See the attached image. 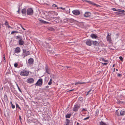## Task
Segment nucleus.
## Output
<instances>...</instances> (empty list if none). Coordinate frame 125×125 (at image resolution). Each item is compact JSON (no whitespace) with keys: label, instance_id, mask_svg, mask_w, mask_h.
I'll list each match as a JSON object with an SVG mask.
<instances>
[{"label":"nucleus","instance_id":"f257e3e1","mask_svg":"<svg viewBox=\"0 0 125 125\" xmlns=\"http://www.w3.org/2000/svg\"><path fill=\"white\" fill-rule=\"evenodd\" d=\"M29 74V71L26 70H23L20 73V75L21 76H27Z\"/></svg>","mask_w":125,"mask_h":125},{"label":"nucleus","instance_id":"f03ea898","mask_svg":"<svg viewBox=\"0 0 125 125\" xmlns=\"http://www.w3.org/2000/svg\"><path fill=\"white\" fill-rule=\"evenodd\" d=\"M43 81L42 79H39L35 84L36 85L38 86H41L42 84Z\"/></svg>","mask_w":125,"mask_h":125},{"label":"nucleus","instance_id":"7ed1b4c3","mask_svg":"<svg viewBox=\"0 0 125 125\" xmlns=\"http://www.w3.org/2000/svg\"><path fill=\"white\" fill-rule=\"evenodd\" d=\"M33 10L32 8H29L27 10V14L28 15H31L33 14Z\"/></svg>","mask_w":125,"mask_h":125},{"label":"nucleus","instance_id":"20e7f679","mask_svg":"<svg viewBox=\"0 0 125 125\" xmlns=\"http://www.w3.org/2000/svg\"><path fill=\"white\" fill-rule=\"evenodd\" d=\"M80 107L79 105L76 104L74 106V107L73 109V111L74 112H76L78 110V109Z\"/></svg>","mask_w":125,"mask_h":125},{"label":"nucleus","instance_id":"39448f33","mask_svg":"<svg viewBox=\"0 0 125 125\" xmlns=\"http://www.w3.org/2000/svg\"><path fill=\"white\" fill-rule=\"evenodd\" d=\"M43 46L46 48L50 49L51 48V46L49 45L48 43H47L46 42H44L43 44Z\"/></svg>","mask_w":125,"mask_h":125},{"label":"nucleus","instance_id":"423d86ee","mask_svg":"<svg viewBox=\"0 0 125 125\" xmlns=\"http://www.w3.org/2000/svg\"><path fill=\"white\" fill-rule=\"evenodd\" d=\"M73 13L75 15H79L80 13V12L78 10H74L72 11Z\"/></svg>","mask_w":125,"mask_h":125},{"label":"nucleus","instance_id":"0eeeda50","mask_svg":"<svg viewBox=\"0 0 125 125\" xmlns=\"http://www.w3.org/2000/svg\"><path fill=\"white\" fill-rule=\"evenodd\" d=\"M84 1L86 2H87L88 3L94 6H96V7H98V6H100L99 5H97L96 4L94 3L93 2L87 0H84Z\"/></svg>","mask_w":125,"mask_h":125},{"label":"nucleus","instance_id":"6e6552de","mask_svg":"<svg viewBox=\"0 0 125 125\" xmlns=\"http://www.w3.org/2000/svg\"><path fill=\"white\" fill-rule=\"evenodd\" d=\"M34 82V79L31 78H28L27 80V82L29 83H33Z\"/></svg>","mask_w":125,"mask_h":125},{"label":"nucleus","instance_id":"1a4fd4ad","mask_svg":"<svg viewBox=\"0 0 125 125\" xmlns=\"http://www.w3.org/2000/svg\"><path fill=\"white\" fill-rule=\"evenodd\" d=\"M107 40L110 43H112V40L110 37V36L109 35V34H108V35L106 37Z\"/></svg>","mask_w":125,"mask_h":125},{"label":"nucleus","instance_id":"9d476101","mask_svg":"<svg viewBox=\"0 0 125 125\" xmlns=\"http://www.w3.org/2000/svg\"><path fill=\"white\" fill-rule=\"evenodd\" d=\"M86 43L88 45L91 46L92 45V41L90 39H88L86 41Z\"/></svg>","mask_w":125,"mask_h":125},{"label":"nucleus","instance_id":"9b49d317","mask_svg":"<svg viewBox=\"0 0 125 125\" xmlns=\"http://www.w3.org/2000/svg\"><path fill=\"white\" fill-rule=\"evenodd\" d=\"M28 63L29 65H32L33 63V59L31 58L29 59L28 61Z\"/></svg>","mask_w":125,"mask_h":125},{"label":"nucleus","instance_id":"f8f14e48","mask_svg":"<svg viewBox=\"0 0 125 125\" xmlns=\"http://www.w3.org/2000/svg\"><path fill=\"white\" fill-rule=\"evenodd\" d=\"M21 52V49L20 47H17L14 50V53H18Z\"/></svg>","mask_w":125,"mask_h":125},{"label":"nucleus","instance_id":"ddd939ff","mask_svg":"<svg viewBox=\"0 0 125 125\" xmlns=\"http://www.w3.org/2000/svg\"><path fill=\"white\" fill-rule=\"evenodd\" d=\"M91 15V13L90 12H85L84 14V16L86 17H87L90 16Z\"/></svg>","mask_w":125,"mask_h":125},{"label":"nucleus","instance_id":"4468645a","mask_svg":"<svg viewBox=\"0 0 125 125\" xmlns=\"http://www.w3.org/2000/svg\"><path fill=\"white\" fill-rule=\"evenodd\" d=\"M93 44L94 45L96 46H98L99 45V43L96 41H93Z\"/></svg>","mask_w":125,"mask_h":125},{"label":"nucleus","instance_id":"2eb2a0df","mask_svg":"<svg viewBox=\"0 0 125 125\" xmlns=\"http://www.w3.org/2000/svg\"><path fill=\"white\" fill-rule=\"evenodd\" d=\"M39 21L40 23L42 24H47L49 23L48 22L46 21H43L42 20H39Z\"/></svg>","mask_w":125,"mask_h":125},{"label":"nucleus","instance_id":"dca6fc26","mask_svg":"<svg viewBox=\"0 0 125 125\" xmlns=\"http://www.w3.org/2000/svg\"><path fill=\"white\" fill-rule=\"evenodd\" d=\"M19 45H23L24 43V42L22 40V39L21 40H19L18 41Z\"/></svg>","mask_w":125,"mask_h":125},{"label":"nucleus","instance_id":"f3484780","mask_svg":"<svg viewBox=\"0 0 125 125\" xmlns=\"http://www.w3.org/2000/svg\"><path fill=\"white\" fill-rule=\"evenodd\" d=\"M21 13L23 14L24 15L26 13V8L23 9L21 10Z\"/></svg>","mask_w":125,"mask_h":125},{"label":"nucleus","instance_id":"a211bd4d","mask_svg":"<svg viewBox=\"0 0 125 125\" xmlns=\"http://www.w3.org/2000/svg\"><path fill=\"white\" fill-rule=\"evenodd\" d=\"M91 37L93 38L96 39L98 37L95 34L92 33L91 35Z\"/></svg>","mask_w":125,"mask_h":125},{"label":"nucleus","instance_id":"6ab92c4d","mask_svg":"<svg viewBox=\"0 0 125 125\" xmlns=\"http://www.w3.org/2000/svg\"><path fill=\"white\" fill-rule=\"evenodd\" d=\"M30 54V52L29 51H27L25 53H24L23 54V56L24 57H25L26 56Z\"/></svg>","mask_w":125,"mask_h":125},{"label":"nucleus","instance_id":"aec40b11","mask_svg":"<svg viewBox=\"0 0 125 125\" xmlns=\"http://www.w3.org/2000/svg\"><path fill=\"white\" fill-rule=\"evenodd\" d=\"M125 114V111L123 110L121 111L120 114L121 115H124Z\"/></svg>","mask_w":125,"mask_h":125},{"label":"nucleus","instance_id":"412c9836","mask_svg":"<svg viewBox=\"0 0 125 125\" xmlns=\"http://www.w3.org/2000/svg\"><path fill=\"white\" fill-rule=\"evenodd\" d=\"M71 115V114H67L65 115V117L66 118H70Z\"/></svg>","mask_w":125,"mask_h":125},{"label":"nucleus","instance_id":"4be33fe9","mask_svg":"<svg viewBox=\"0 0 125 125\" xmlns=\"http://www.w3.org/2000/svg\"><path fill=\"white\" fill-rule=\"evenodd\" d=\"M45 69L46 72L48 73L49 74L50 73L49 71V69L48 67L46 66L45 67Z\"/></svg>","mask_w":125,"mask_h":125},{"label":"nucleus","instance_id":"5701e85b","mask_svg":"<svg viewBox=\"0 0 125 125\" xmlns=\"http://www.w3.org/2000/svg\"><path fill=\"white\" fill-rule=\"evenodd\" d=\"M85 83V82H77L75 83V84L76 85H77V84H85V83Z\"/></svg>","mask_w":125,"mask_h":125},{"label":"nucleus","instance_id":"b1692460","mask_svg":"<svg viewBox=\"0 0 125 125\" xmlns=\"http://www.w3.org/2000/svg\"><path fill=\"white\" fill-rule=\"evenodd\" d=\"M100 125H107L106 123L102 121L100 122Z\"/></svg>","mask_w":125,"mask_h":125},{"label":"nucleus","instance_id":"393cba45","mask_svg":"<svg viewBox=\"0 0 125 125\" xmlns=\"http://www.w3.org/2000/svg\"><path fill=\"white\" fill-rule=\"evenodd\" d=\"M66 125H69L70 122V120L67 119H66Z\"/></svg>","mask_w":125,"mask_h":125},{"label":"nucleus","instance_id":"a878e982","mask_svg":"<svg viewBox=\"0 0 125 125\" xmlns=\"http://www.w3.org/2000/svg\"><path fill=\"white\" fill-rule=\"evenodd\" d=\"M117 11H118V12H122V13L124 12L125 11L124 10H122L120 9H117Z\"/></svg>","mask_w":125,"mask_h":125},{"label":"nucleus","instance_id":"bb28decb","mask_svg":"<svg viewBox=\"0 0 125 125\" xmlns=\"http://www.w3.org/2000/svg\"><path fill=\"white\" fill-rule=\"evenodd\" d=\"M19 39L20 40L22 39V37L21 36H16V39Z\"/></svg>","mask_w":125,"mask_h":125},{"label":"nucleus","instance_id":"cd10ccee","mask_svg":"<svg viewBox=\"0 0 125 125\" xmlns=\"http://www.w3.org/2000/svg\"><path fill=\"white\" fill-rule=\"evenodd\" d=\"M69 22H70L71 23H73L74 21V20L72 19H69Z\"/></svg>","mask_w":125,"mask_h":125},{"label":"nucleus","instance_id":"c85d7f7f","mask_svg":"<svg viewBox=\"0 0 125 125\" xmlns=\"http://www.w3.org/2000/svg\"><path fill=\"white\" fill-rule=\"evenodd\" d=\"M52 79L51 78L50 79L49 82H48V84L49 85H50L52 84Z\"/></svg>","mask_w":125,"mask_h":125},{"label":"nucleus","instance_id":"c756f323","mask_svg":"<svg viewBox=\"0 0 125 125\" xmlns=\"http://www.w3.org/2000/svg\"><path fill=\"white\" fill-rule=\"evenodd\" d=\"M69 19H64V22H65V23H68L69 22Z\"/></svg>","mask_w":125,"mask_h":125},{"label":"nucleus","instance_id":"7c9ffc66","mask_svg":"<svg viewBox=\"0 0 125 125\" xmlns=\"http://www.w3.org/2000/svg\"><path fill=\"white\" fill-rule=\"evenodd\" d=\"M99 111L98 109L96 110L95 111V115H98L99 114Z\"/></svg>","mask_w":125,"mask_h":125},{"label":"nucleus","instance_id":"2f4dec72","mask_svg":"<svg viewBox=\"0 0 125 125\" xmlns=\"http://www.w3.org/2000/svg\"><path fill=\"white\" fill-rule=\"evenodd\" d=\"M48 52H49L50 53L52 54L53 53H55L54 51H53V52H52V50L50 51V50H48Z\"/></svg>","mask_w":125,"mask_h":125},{"label":"nucleus","instance_id":"473e14b6","mask_svg":"<svg viewBox=\"0 0 125 125\" xmlns=\"http://www.w3.org/2000/svg\"><path fill=\"white\" fill-rule=\"evenodd\" d=\"M18 33V32L17 31H12L11 32V34H13L14 33Z\"/></svg>","mask_w":125,"mask_h":125},{"label":"nucleus","instance_id":"72a5a7b5","mask_svg":"<svg viewBox=\"0 0 125 125\" xmlns=\"http://www.w3.org/2000/svg\"><path fill=\"white\" fill-rule=\"evenodd\" d=\"M57 9H61L62 10H65V8H62V7H59H59H57Z\"/></svg>","mask_w":125,"mask_h":125},{"label":"nucleus","instance_id":"f704fd0d","mask_svg":"<svg viewBox=\"0 0 125 125\" xmlns=\"http://www.w3.org/2000/svg\"><path fill=\"white\" fill-rule=\"evenodd\" d=\"M22 51L23 54L24 53H25V52H26V50L25 49H23Z\"/></svg>","mask_w":125,"mask_h":125},{"label":"nucleus","instance_id":"c9c22d12","mask_svg":"<svg viewBox=\"0 0 125 125\" xmlns=\"http://www.w3.org/2000/svg\"><path fill=\"white\" fill-rule=\"evenodd\" d=\"M16 108H18L20 110H21L20 107L19 106L18 104H16Z\"/></svg>","mask_w":125,"mask_h":125},{"label":"nucleus","instance_id":"e433bc0d","mask_svg":"<svg viewBox=\"0 0 125 125\" xmlns=\"http://www.w3.org/2000/svg\"><path fill=\"white\" fill-rule=\"evenodd\" d=\"M8 23H9L7 21H5V24L7 26V25H9Z\"/></svg>","mask_w":125,"mask_h":125},{"label":"nucleus","instance_id":"4c0bfd02","mask_svg":"<svg viewBox=\"0 0 125 125\" xmlns=\"http://www.w3.org/2000/svg\"><path fill=\"white\" fill-rule=\"evenodd\" d=\"M91 90H92V89H90V90L87 93H86V95H87L89 94V93L91 91Z\"/></svg>","mask_w":125,"mask_h":125},{"label":"nucleus","instance_id":"58836bf2","mask_svg":"<svg viewBox=\"0 0 125 125\" xmlns=\"http://www.w3.org/2000/svg\"><path fill=\"white\" fill-rule=\"evenodd\" d=\"M18 66V63H14V66L15 67H17Z\"/></svg>","mask_w":125,"mask_h":125},{"label":"nucleus","instance_id":"ea45409f","mask_svg":"<svg viewBox=\"0 0 125 125\" xmlns=\"http://www.w3.org/2000/svg\"><path fill=\"white\" fill-rule=\"evenodd\" d=\"M52 6L53 7H58L55 4H53Z\"/></svg>","mask_w":125,"mask_h":125},{"label":"nucleus","instance_id":"a19ab883","mask_svg":"<svg viewBox=\"0 0 125 125\" xmlns=\"http://www.w3.org/2000/svg\"><path fill=\"white\" fill-rule=\"evenodd\" d=\"M11 106L13 109H14L15 108V105H14L13 104H12V105H11Z\"/></svg>","mask_w":125,"mask_h":125},{"label":"nucleus","instance_id":"79ce46f5","mask_svg":"<svg viewBox=\"0 0 125 125\" xmlns=\"http://www.w3.org/2000/svg\"><path fill=\"white\" fill-rule=\"evenodd\" d=\"M119 59H120V60L121 61H123V58L122 57V56H120L119 57Z\"/></svg>","mask_w":125,"mask_h":125},{"label":"nucleus","instance_id":"37998d69","mask_svg":"<svg viewBox=\"0 0 125 125\" xmlns=\"http://www.w3.org/2000/svg\"><path fill=\"white\" fill-rule=\"evenodd\" d=\"M18 87V89L19 91L21 92V93L22 92V91H21V90L20 89V88L19 87V86H18V87Z\"/></svg>","mask_w":125,"mask_h":125},{"label":"nucleus","instance_id":"c03bdc74","mask_svg":"<svg viewBox=\"0 0 125 125\" xmlns=\"http://www.w3.org/2000/svg\"><path fill=\"white\" fill-rule=\"evenodd\" d=\"M122 75L119 74V73H117V76L119 77H121Z\"/></svg>","mask_w":125,"mask_h":125},{"label":"nucleus","instance_id":"a18cd8bd","mask_svg":"<svg viewBox=\"0 0 125 125\" xmlns=\"http://www.w3.org/2000/svg\"><path fill=\"white\" fill-rule=\"evenodd\" d=\"M89 117H90L89 116H88L86 118H84V119H83V120H86L87 119H88L89 118Z\"/></svg>","mask_w":125,"mask_h":125},{"label":"nucleus","instance_id":"49530a36","mask_svg":"<svg viewBox=\"0 0 125 125\" xmlns=\"http://www.w3.org/2000/svg\"><path fill=\"white\" fill-rule=\"evenodd\" d=\"M19 119L21 123V117L20 115L19 116Z\"/></svg>","mask_w":125,"mask_h":125},{"label":"nucleus","instance_id":"de8ad7c7","mask_svg":"<svg viewBox=\"0 0 125 125\" xmlns=\"http://www.w3.org/2000/svg\"><path fill=\"white\" fill-rule=\"evenodd\" d=\"M46 40H47L48 41H51L52 40V39L50 38H49L46 39Z\"/></svg>","mask_w":125,"mask_h":125},{"label":"nucleus","instance_id":"09e8293b","mask_svg":"<svg viewBox=\"0 0 125 125\" xmlns=\"http://www.w3.org/2000/svg\"><path fill=\"white\" fill-rule=\"evenodd\" d=\"M86 111V110L84 108H83L82 110V112H83Z\"/></svg>","mask_w":125,"mask_h":125},{"label":"nucleus","instance_id":"8fccbe9b","mask_svg":"<svg viewBox=\"0 0 125 125\" xmlns=\"http://www.w3.org/2000/svg\"><path fill=\"white\" fill-rule=\"evenodd\" d=\"M118 103L119 104H121L123 103V102L120 101H118Z\"/></svg>","mask_w":125,"mask_h":125},{"label":"nucleus","instance_id":"3c124183","mask_svg":"<svg viewBox=\"0 0 125 125\" xmlns=\"http://www.w3.org/2000/svg\"><path fill=\"white\" fill-rule=\"evenodd\" d=\"M18 10L17 11V12H18V13H19V14H20V12L19 11H20V7L19 6V7L18 8Z\"/></svg>","mask_w":125,"mask_h":125},{"label":"nucleus","instance_id":"603ef678","mask_svg":"<svg viewBox=\"0 0 125 125\" xmlns=\"http://www.w3.org/2000/svg\"><path fill=\"white\" fill-rule=\"evenodd\" d=\"M112 9L114 11H117V10L115 8H113Z\"/></svg>","mask_w":125,"mask_h":125},{"label":"nucleus","instance_id":"864d4df0","mask_svg":"<svg viewBox=\"0 0 125 125\" xmlns=\"http://www.w3.org/2000/svg\"><path fill=\"white\" fill-rule=\"evenodd\" d=\"M102 61H104L105 62H108V61L107 60H105L104 59H102Z\"/></svg>","mask_w":125,"mask_h":125},{"label":"nucleus","instance_id":"5fc2aeb1","mask_svg":"<svg viewBox=\"0 0 125 125\" xmlns=\"http://www.w3.org/2000/svg\"><path fill=\"white\" fill-rule=\"evenodd\" d=\"M7 27H8L9 28H11V27H10V26H9V25H7Z\"/></svg>","mask_w":125,"mask_h":125},{"label":"nucleus","instance_id":"6e6d98bb","mask_svg":"<svg viewBox=\"0 0 125 125\" xmlns=\"http://www.w3.org/2000/svg\"><path fill=\"white\" fill-rule=\"evenodd\" d=\"M104 65H106L107 64V63H103Z\"/></svg>","mask_w":125,"mask_h":125},{"label":"nucleus","instance_id":"4d7b16f0","mask_svg":"<svg viewBox=\"0 0 125 125\" xmlns=\"http://www.w3.org/2000/svg\"><path fill=\"white\" fill-rule=\"evenodd\" d=\"M59 20H58V21H56L57 23H59L60 21H59Z\"/></svg>","mask_w":125,"mask_h":125},{"label":"nucleus","instance_id":"13d9d810","mask_svg":"<svg viewBox=\"0 0 125 125\" xmlns=\"http://www.w3.org/2000/svg\"><path fill=\"white\" fill-rule=\"evenodd\" d=\"M49 87V86L48 85H47V86H46V88H48Z\"/></svg>","mask_w":125,"mask_h":125},{"label":"nucleus","instance_id":"bf43d9fd","mask_svg":"<svg viewBox=\"0 0 125 125\" xmlns=\"http://www.w3.org/2000/svg\"><path fill=\"white\" fill-rule=\"evenodd\" d=\"M117 13L118 15H119L120 14V13H119V12H117Z\"/></svg>","mask_w":125,"mask_h":125},{"label":"nucleus","instance_id":"052dcab7","mask_svg":"<svg viewBox=\"0 0 125 125\" xmlns=\"http://www.w3.org/2000/svg\"><path fill=\"white\" fill-rule=\"evenodd\" d=\"M73 90H74V89H72V90H71L69 91H73Z\"/></svg>","mask_w":125,"mask_h":125},{"label":"nucleus","instance_id":"680f3d73","mask_svg":"<svg viewBox=\"0 0 125 125\" xmlns=\"http://www.w3.org/2000/svg\"><path fill=\"white\" fill-rule=\"evenodd\" d=\"M65 67H67V68H70V67H69V66H66Z\"/></svg>","mask_w":125,"mask_h":125},{"label":"nucleus","instance_id":"e2e57ef3","mask_svg":"<svg viewBox=\"0 0 125 125\" xmlns=\"http://www.w3.org/2000/svg\"><path fill=\"white\" fill-rule=\"evenodd\" d=\"M80 124H79V123H78V122H77V125H80Z\"/></svg>","mask_w":125,"mask_h":125},{"label":"nucleus","instance_id":"0e129e2a","mask_svg":"<svg viewBox=\"0 0 125 125\" xmlns=\"http://www.w3.org/2000/svg\"><path fill=\"white\" fill-rule=\"evenodd\" d=\"M22 29H23L24 30H25V29L23 27H22Z\"/></svg>","mask_w":125,"mask_h":125},{"label":"nucleus","instance_id":"69168bd1","mask_svg":"<svg viewBox=\"0 0 125 125\" xmlns=\"http://www.w3.org/2000/svg\"><path fill=\"white\" fill-rule=\"evenodd\" d=\"M51 12V13L52 14L53 13H54V11H52V12Z\"/></svg>","mask_w":125,"mask_h":125},{"label":"nucleus","instance_id":"338daca9","mask_svg":"<svg viewBox=\"0 0 125 125\" xmlns=\"http://www.w3.org/2000/svg\"><path fill=\"white\" fill-rule=\"evenodd\" d=\"M115 66V64H114L113 65V67H114V66Z\"/></svg>","mask_w":125,"mask_h":125},{"label":"nucleus","instance_id":"774afa93","mask_svg":"<svg viewBox=\"0 0 125 125\" xmlns=\"http://www.w3.org/2000/svg\"><path fill=\"white\" fill-rule=\"evenodd\" d=\"M115 68H114V71H113V72H115Z\"/></svg>","mask_w":125,"mask_h":125}]
</instances>
